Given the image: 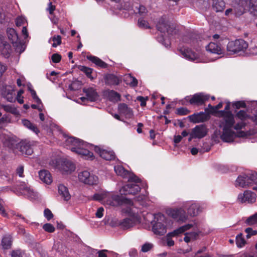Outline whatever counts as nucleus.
<instances>
[{"instance_id": "dca6fc26", "label": "nucleus", "mask_w": 257, "mask_h": 257, "mask_svg": "<svg viewBox=\"0 0 257 257\" xmlns=\"http://www.w3.org/2000/svg\"><path fill=\"white\" fill-rule=\"evenodd\" d=\"M94 150L101 158L106 160H112L115 158V154L113 151L102 149L98 146H95Z\"/></svg>"}, {"instance_id": "ea45409f", "label": "nucleus", "mask_w": 257, "mask_h": 257, "mask_svg": "<svg viewBox=\"0 0 257 257\" xmlns=\"http://www.w3.org/2000/svg\"><path fill=\"white\" fill-rule=\"evenodd\" d=\"M75 169V165L71 162L69 161H64L63 165V170L67 172H71L74 171Z\"/></svg>"}, {"instance_id": "c85d7f7f", "label": "nucleus", "mask_w": 257, "mask_h": 257, "mask_svg": "<svg viewBox=\"0 0 257 257\" xmlns=\"http://www.w3.org/2000/svg\"><path fill=\"white\" fill-rule=\"evenodd\" d=\"M135 224V220L132 218H125L120 221L118 223L120 227L124 229L133 227Z\"/></svg>"}, {"instance_id": "f3484780", "label": "nucleus", "mask_w": 257, "mask_h": 257, "mask_svg": "<svg viewBox=\"0 0 257 257\" xmlns=\"http://www.w3.org/2000/svg\"><path fill=\"white\" fill-rule=\"evenodd\" d=\"M192 135L195 138L201 139L204 137L207 133V130L206 126L203 124L196 126L191 130Z\"/></svg>"}, {"instance_id": "a18cd8bd", "label": "nucleus", "mask_w": 257, "mask_h": 257, "mask_svg": "<svg viewBox=\"0 0 257 257\" xmlns=\"http://www.w3.org/2000/svg\"><path fill=\"white\" fill-rule=\"evenodd\" d=\"M236 243L238 247H241L245 243L244 239L242 237V233L238 234L236 237Z\"/></svg>"}, {"instance_id": "423d86ee", "label": "nucleus", "mask_w": 257, "mask_h": 257, "mask_svg": "<svg viewBox=\"0 0 257 257\" xmlns=\"http://www.w3.org/2000/svg\"><path fill=\"white\" fill-rule=\"evenodd\" d=\"M108 203L112 206H117L126 205L131 207L133 205V202L131 199L117 195H113L109 200H107Z\"/></svg>"}, {"instance_id": "4468645a", "label": "nucleus", "mask_w": 257, "mask_h": 257, "mask_svg": "<svg viewBox=\"0 0 257 257\" xmlns=\"http://www.w3.org/2000/svg\"><path fill=\"white\" fill-rule=\"evenodd\" d=\"M12 51L11 45L5 40V37L0 35V53L6 58H9Z\"/></svg>"}, {"instance_id": "3c124183", "label": "nucleus", "mask_w": 257, "mask_h": 257, "mask_svg": "<svg viewBox=\"0 0 257 257\" xmlns=\"http://www.w3.org/2000/svg\"><path fill=\"white\" fill-rule=\"evenodd\" d=\"M247 180L252 183L257 184V173L254 172L249 175H246Z\"/></svg>"}, {"instance_id": "5fc2aeb1", "label": "nucleus", "mask_w": 257, "mask_h": 257, "mask_svg": "<svg viewBox=\"0 0 257 257\" xmlns=\"http://www.w3.org/2000/svg\"><path fill=\"white\" fill-rule=\"evenodd\" d=\"M153 247V244L151 243L146 242L142 246L141 251L143 252H146L152 249Z\"/></svg>"}, {"instance_id": "2eb2a0df", "label": "nucleus", "mask_w": 257, "mask_h": 257, "mask_svg": "<svg viewBox=\"0 0 257 257\" xmlns=\"http://www.w3.org/2000/svg\"><path fill=\"white\" fill-rule=\"evenodd\" d=\"M83 92L85 94L87 97H81V99L82 101L87 99L90 101H95L98 99V93L95 89L92 87L84 88L83 89Z\"/></svg>"}, {"instance_id": "b1692460", "label": "nucleus", "mask_w": 257, "mask_h": 257, "mask_svg": "<svg viewBox=\"0 0 257 257\" xmlns=\"http://www.w3.org/2000/svg\"><path fill=\"white\" fill-rule=\"evenodd\" d=\"M193 227V224H187L184 225H183L178 228L174 230L173 231L167 234L168 237H172L175 236L184 232L185 231L188 230Z\"/></svg>"}, {"instance_id": "680f3d73", "label": "nucleus", "mask_w": 257, "mask_h": 257, "mask_svg": "<svg viewBox=\"0 0 257 257\" xmlns=\"http://www.w3.org/2000/svg\"><path fill=\"white\" fill-rule=\"evenodd\" d=\"M52 60L54 63H57L59 62L61 59V56L60 55L55 53L52 56Z\"/></svg>"}, {"instance_id": "c756f323", "label": "nucleus", "mask_w": 257, "mask_h": 257, "mask_svg": "<svg viewBox=\"0 0 257 257\" xmlns=\"http://www.w3.org/2000/svg\"><path fill=\"white\" fill-rule=\"evenodd\" d=\"M58 192L59 195L64 200L68 201L70 199L71 196L68 191V189L64 185L62 184L59 185Z\"/></svg>"}, {"instance_id": "de8ad7c7", "label": "nucleus", "mask_w": 257, "mask_h": 257, "mask_svg": "<svg viewBox=\"0 0 257 257\" xmlns=\"http://www.w3.org/2000/svg\"><path fill=\"white\" fill-rule=\"evenodd\" d=\"M245 222L249 225L257 224V213L248 217Z\"/></svg>"}, {"instance_id": "412c9836", "label": "nucleus", "mask_w": 257, "mask_h": 257, "mask_svg": "<svg viewBox=\"0 0 257 257\" xmlns=\"http://www.w3.org/2000/svg\"><path fill=\"white\" fill-rule=\"evenodd\" d=\"M18 148L22 154L31 155L33 153V149L30 142H21L19 145Z\"/></svg>"}, {"instance_id": "473e14b6", "label": "nucleus", "mask_w": 257, "mask_h": 257, "mask_svg": "<svg viewBox=\"0 0 257 257\" xmlns=\"http://www.w3.org/2000/svg\"><path fill=\"white\" fill-rule=\"evenodd\" d=\"M251 185V182L247 180L246 175L238 176L236 180V186L242 188Z\"/></svg>"}, {"instance_id": "aec40b11", "label": "nucleus", "mask_w": 257, "mask_h": 257, "mask_svg": "<svg viewBox=\"0 0 257 257\" xmlns=\"http://www.w3.org/2000/svg\"><path fill=\"white\" fill-rule=\"evenodd\" d=\"M157 29L162 33H170L171 28L165 17H161L157 24Z\"/></svg>"}, {"instance_id": "79ce46f5", "label": "nucleus", "mask_w": 257, "mask_h": 257, "mask_svg": "<svg viewBox=\"0 0 257 257\" xmlns=\"http://www.w3.org/2000/svg\"><path fill=\"white\" fill-rule=\"evenodd\" d=\"M138 25L140 28L142 29H151L149 23L143 18H140L139 19Z\"/></svg>"}, {"instance_id": "cd10ccee", "label": "nucleus", "mask_w": 257, "mask_h": 257, "mask_svg": "<svg viewBox=\"0 0 257 257\" xmlns=\"http://www.w3.org/2000/svg\"><path fill=\"white\" fill-rule=\"evenodd\" d=\"M40 179L44 183L49 184L52 182V178L49 172L47 170H41L39 172Z\"/></svg>"}, {"instance_id": "69168bd1", "label": "nucleus", "mask_w": 257, "mask_h": 257, "mask_svg": "<svg viewBox=\"0 0 257 257\" xmlns=\"http://www.w3.org/2000/svg\"><path fill=\"white\" fill-rule=\"evenodd\" d=\"M104 209L101 207L97 209L96 212L95 213V216L96 217L100 218L103 215Z\"/></svg>"}, {"instance_id": "f8f14e48", "label": "nucleus", "mask_w": 257, "mask_h": 257, "mask_svg": "<svg viewBox=\"0 0 257 257\" xmlns=\"http://www.w3.org/2000/svg\"><path fill=\"white\" fill-rule=\"evenodd\" d=\"M209 98V96L203 93H198L194 94L189 100L191 104L197 106L203 104Z\"/></svg>"}, {"instance_id": "72a5a7b5", "label": "nucleus", "mask_w": 257, "mask_h": 257, "mask_svg": "<svg viewBox=\"0 0 257 257\" xmlns=\"http://www.w3.org/2000/svg\"><path fill=\"white\" fill-rule=\"evenodd\" d=\"M87 58L88 60L94 63L96 65L101 68H105L107 67V64L106 63L97 57L94 56H87Z\"/></svg>"}, {"instance_id": "9d476101", "label": "nucleus", "mask_w": 257, "mask_h": 257, "mask_svg": "<svg viewBox=\"0 0 257 257\" xmlns=\"http://www.w3.org/2000/svg\"><path fill=\"white\" fill-rule=\"evenodd\" d=\"M87 144L84 142V145L79 146L77 148L73 147L71 148V151L81 155L82 157L87 159L93 160L94 158L93 154L87 148Z\"/></svg>"}, {"instance_id": "09e8293b", "label": "nucleus", "mask_w": 257, "mask_h": 257, "mask_svg": "<svg viewBox=\"0 0 257 257\" xmlns=\"http://www.w3.org/2000/svg\"><path fill=\"white\" fill-rule=\"evenodd\" d=\"M52 40L53 41L52 44L53 47L55 48L61 44V37L59 35L54 36L52 38Z\"/></svg>"}, {"instance_id": "864d4df0", "label": "nucleus", "mask_w": 257, "mask_h": 257, "mask_svg": "<svg viewBox=\"0 0 257 257\" xmlns=\"http://www.w3.org/2000/svg\"><path fill=\"white\" fill-rule=\"evenodd\" d=\"M190 113V110L186 107H180L177 109L176 113L180 115L188 114Z\"/></svg>"}, {"instance_id": "6e6d98bb", "label": "nucleus", "mask_w": 257, "mask_h": 257, "mask_svg": "<svg viewBox=\"0 0 257 257\" xmlns=\"http://www.w3.org/2000/svg\"><path fill=\"white\" fill-rule=\"evenodd\" d=\"M106 198V194L104 193H96L92 196V199L97 201H101L105 199Z\"/></svg>"}, {"instance_id": "0e129e2a", "label": "nucleus", "mask_w": 257, "mask_h": 257, "mask_svg": "<svg viewBox=\"0 0 257 257\" xmlns=\"http://www.w3.org/2000/svg\"><path fill=\"white\" fill-rule=\"evenodd\" d=\"M137 99L141 102V106H145L146 105V100H148V97L145 98L143 96H138Z\"/></svg>"}, {"instance_id": "e2e57ef3", "label": "nucleus", "mask_w": 257, "mask_h": 257, "mask_svg": "<svg viewBox=\"0 0 257 257\" xmlns=\"http://www.w3.org/2000/svg\"><path fill=\"white\" fill-rule=\"evenodd\" d=\"M50 19L53 24L57 25L59 22V17L54 13L53 15H50Z\"/></svg>"}, {"instance_id": "6ab92c4d", "label": "nucleus", "mask_w": 257, "mask_h": 257, "mask_svg": "<svg viewBox=\"0 0 257 257\" xmlns=\"http://www.w3.org/2000/svg\"><path fill=\"white\" fill-rule=\"evenodd\" d=\"M65 146L67 149L71 150V148L73 147L77 148L79 146L84 145V142L74 137L67 138L65 142Z\"/></svg>"}, {"instance_id": "6e6552de", "label": "nucleus", "mask_w": 257, "mask_h": 257, "mask_svg": "<svg viewBox=\"0 0 257 257\" xmlns=\"http://www.w3.org/2000/svg\"><path fill=\"white\" fill-rule=\"evenodd\" d=\"M167 213L170 216L177 221L185 222L188 219L185 211L181 208L169 210Z\"/></svg>"}, {"instance_id": "9b49d317", "label": "nucleus", "mask_w": 257, "mask_h": 257, "mask_svg": "<svg viewBox=\"0 0 257 257\" xmlns=\"http://www.w3.org/2000/svg\"><path fill=\"white\" fill-rule=\"evenodd\" d=\"M256 195L250 191L246 190L243 193H240L237 197V200L240 203L247 202L252 203L255 202Z\"/></svg>"}, {"instance_id": "49530a36", "label": "nucleus", "mask_w": 257, "mask_h": 257, "mask_svg": "<svg viewBox=\"0 0 257 257\" xmlns=\"http://www.w3.org/2000/svg\"><path fill=\"white\" fill-rule=\"evenodd\" d=\"M236 117L243 121L248 118V115L245 111L241 110L236 113Z\"/></svg>"}, {"instance_id": "1a4fd4ad", "label": "nucleus", "mask_w": 257, "mask_h": 257, "mask_svg": "<svg viewBox=\"0 0 257 257\" xmlns=\"http://www.w3.org/2000/svg\"><path fill=\"white\" fill-rule=\"evenodd\" d=\"M18 189L22 195L26 196L30 199H35L37 197L38 195L37 192L34 191V190L31 189L30 186H28L25 182H22L18 186Z\"/></svg>"}, {"instance_id": "c03bdc74", "label": "nucleus", "mask_w": 257, "mask_h": 257, "mask_svg": "<svg viewBox=\"0 0 257 257\" xmlns=\"http://www.w3.org/2000/svg\"><path fill=\"white\" fill-rule=\"evenodd\" d=\"M134 11L136 13H138L140 15L142 16H145L146 14L147 13V10L145 7L142 5H139V6H136L135 7V10Z\"/></svg>"}, {"instance_id": "7ed1b4c3", "label": "nucleus", "mask_w": 257, "mask_h": 257, "mask_svg": "<svg viewBox=\"0 0 257 257\" xmlns=\"http://www.w3.org/2000/svg\"><path fill=\"white\" fill-rule=\"evenodd\" d=\"M240 3L241 6L238 7V14H243L248 10L254 15H257V0H240Z\"/></svg>"}, {"instance_id": "2f4dec72", "label": "nucleus", "mask_w": 257, "mask_h": 257, "mask_svg": "<svg viewBox=\"0 0 257 257\" xmlns=\"http://www.w3.org/2000/svg\"><path fill=\"white\" fill-rule=\"evenodd\" d=\"M104 79L105 83L107 85H118L119 83V79L113 74H107Z\"/></svg>"}, {"instance_id": "37998d69", "label": "nucleus", "mask_w": 257, "mask_h": 257, "mask_svg": "<svg viewBox=\"0 0 257 257\" xmlns=\"http://www.w3.org/2000/svg\"><path fill=\"white\" fill-rule=\"evenodd\" d=\"M126 81L128 82V84L132 87H136L138 85V80L131 74H128L126 76Z\"/></svg>"}, {"instance_id": "338daca9", "label": "nucleus", "mask_w": 257, "mask_h": 257, "mask_svg": "<svg viewBox=\"0 0 257 257\" xmlns=\"http://www.w3.org/2000/svg\"><path fill=\"white\" fill-rule=\"evenodd\" d=\"M17 174L20 177H23L24 176L23 175L24 173V166H19L17 170H16Z\"/></svg>"}, {"instance_id": "e433bc0d", "label": "nucleus", "mask_w": 257, "mask_h": 257, "mask_svg": "<svg viewBox=\"0 0 257 257\" xmlns=\"http://www.w3.org/2000/svg\"><path fill=\"white\" fill-rule=\"evenodd\" d=\"M107 97L109 100L116 102L120 100V95L114 90L109 91L107 93Z\"/></svg>"}, {"instance_id": "a878e982", "label": "nucleus", "mask_w": 257, "mask_h": 257, "mask_svg": "<svg viewBox=\"0 0 257 257\" xmlns=\"http://www.w3.org/2000/svg\"><path fill=\"white\" fill-rule=\"evenodd\" d=\"M206 50L211 53L221 54L223 51L218 45L215 43L211 42L206 46Z\"/></svg>"}, {"instance_id": "bb28decb", "label": "nucleus", "mask_w": 257, "mask_h": 257, "mask_svg": "<svg viewBox=\"0 0 257 257\" xmlns=\"http://www.w3.org/2000/svg\"><path fill=\"white\" fill-rule=\"evenodd\" d=\"M180 52L185 58L191 61H194L198 58L196 53L188 49H181Z\"/></svg>"}, {"instance_id": "393cba45", "label": "nucleus", "mask_w": 257, "mask_h": 257, "mask_svg": "<svg viewBox=\"0 0 257 257\" xmlns=\"http://www.w3.org/2000/svg\"><path fill=\"white\" fill-rule=\"evenodd\" d=\"M153 230L156 234L163 235L167 232V228L164 224L157 221L153 226Z\"/></svg>"}, {"instance_id": "a211bd4d", "label": "nucleus", "mask_w": 257, "mask_h": 257, "mask_svg": "<svg viewBox=\"0 0 257 257\" xmlns=\"http://www.w3.org/2000/svg\"><path fill=\"white\" fill-rule=\"evenodd\" d=\"M190 120L194 123L204 122L209 119L210 116L208 114L203 112L198 113H194L189 116Z\"/></svg>"}, {"instance_id": "f03ea898", "label": "nucleus", "mask_w": 257, "mask_h": 257, "mask_svg": "<svg viewBox=\"0 0 257 257\" xmlns=\"http://www.w3.org/2000/svg\"><path fill=\"white\" fill-rule=\"evenodd\" d=\"M248 47V43L243 39L230 41L226 47L227 54L233 55L239 52H244Z\"/></svg>"}, {"instance_id": "603ef678", "label": "nucleus", "mask_w": 257, "mask_h": 257, "mask_svg": "<svg viewBox=\"0 0 257 257\" xmlns=\"http://www.w3.org/2000/svg\"><path fill=\"white\" fill-rule=\"evenodd\" d=\"M1 106L7 112H9L13 114H15L17 112V109L12 105H2Z\"/></svg>"}, {"instance_id": "5701e85b", "label": "nucleus", "mask_w": 257, "mask_h": 257, "mask_svg": "<svg viewBox=\"0 0 257 257\" xmlns=\"http://www.w3.org/2000/svg\"><path fill=\"white\" fill-rule=\"evenodd\" d=\"M188 214L191 216H195L197 215L201 212V209L200 205L196 203H193L188 204L186 206Z\"/></svg>"}, {"instance_id": "052dcab7", "label": "nucleus", "mask_w": 257, "mask_h": 257, "mask_svg": "<svg viewBox=\"0 0 257 257\" xmlns=\"http://www.w3.org/2000/svg\"><path fill=\"white\" fill-rule=\"evenodd\" d=\"M45 217L49 220L52 219L53 217V214L51 211L48 208L45 209L44 212Z\"/></svg>"}, {"instance_id": "bf43d9fd", "label": "nucleus", "mask_w": 257, "mask_h": 257, "mask_svg": "<svg viewBox=\"0 0 257 257\" xmlns=\"http://www.w3.org/2000/svg\"><path fill=\"white\" fill-rule=\"evenodd\" d=\"M245 231L247 233V238H249L250 236L257 234V231L256 230H253L250 227L246 228L245 230Z\"/></svg>"}, {"instance_id": "20e7f679", "label": "nucleus", "mask_w": 257, "mask_h": 257, "mask_svg": "<svg viewBox=\"0 0 257 257\" xmlns=\"http://www.w3.org/2000/svg\"><path fill=\"white\" fill-rule=\"evenodd\" d=\"M7 33L9 39L12 42L14 47H16V50L22 53L24 51V46L21 42L15 30L13 28H8Z\"/></svg>"}, {"instance_id": "ddd939ff", "label": "nucleus", "mask_w": 257, "mask_h": 257, "mask_svg": "<svg viewBox=\"0 0 257 257\" xmlns=\"http://www.w3.org/2000/svg\"><path fill=\"white\" fill-rule=\"evenodd\" d=\"M141 190L140 187L137 184L130 183L123 186L119 190L121 195H135Z\"/></svg>"}, {"instance_id": "774afa93", "label": "nucleus", "mask_w": 257, "mask_h": 257, "mask_svg": "<svg viewBox=\"0 0 257 257\" xmlns=\"http://www.w3.org/2000/svg\"><path fill=\"white\" fill-rule=\"evenodd\" d=\"M11 257H23L21 251L20 250H16L12 251Z\"/></svg>"}, {"instance_id": "4be33fe9", "label": "nucleus", "mask_w": 257, "mask_h": 257, "mask_svg": "<svg viewBox=\"0 0 257 257\" xmlns=\"http://www.w3.org/2000/svg\"><path fill=\"white\" fill-rule=\"evenodd\" d=\"M240 1L239 2L238 0H233L232 2V8L227 9L225 12L226 16H229L230 14H234L236 17H239L242 14H238V7L241 6Z\"/></svg>"}, {"instance_id": "c9c22d12", "label": "nucleus", "mask_w": 257, "mask_h": 257, "mask_svg": "<svg viewBox=\"0 0 257 257\" xmlns=\"http://www.w3.org/2000/svg\"><path fill=\"white\" fill-rule=\"evenodd\" d=\"M22 123L25 127L33 131L36 134H38V133H39V130L37 127V126L35 124L30 122L29 120H22Z\"/></svg>"}, {"instance_id": "39448f33", "label": "nucleus", "mask_w": 257, "mask_h": 257, "mask_svg": "<svg viewBox=\"0 0 257 257\" xmlns=\"http://www.w3.org/2000/svg\"><path fill=\"white\" fill-rule=\"evenodd\" d=\"M78 177L80 182L85 184L93 185L98 182L97 177L87 170L80 172Z\"/></svg>"}, {"instance_id": "f257e3e1", "label": "nucleus", "mask_w": 257, "mask_h": 257, "mask_svg": "<svg viewBox=\"0 0 257 257\" xmlns=\"http://www.w3.org/2000/svg\"><path fill=\"white\" fill-rule=\"evenodd\" d=\"M229 104L228 103L225 107L224 110L220 111L221 115L223 117L221 124L223 126V132L221 139L224 142H231L236 137H242L245 135L244 132H239L237 135L232 131L234 123V116L232 113L228 111L229 109Z\"/></svg>"}, {"instance_id": "a19ab883", "label": "nucleus", "mask_w": 257, "mask_h": 257, "mask_svg": "<svg viewBox=\"0 0 257 257\" xmlns=\"http://www.w3.org/2000/svg\"><path fill=\"white\" fill-rule=\"evenodd\" d=\"M78 69L83 73L85 74L87 77L90 79H93V77L92 76L91 74L92 73V69L87 67L84 66L80 65L78 66Z\"/></svg>"}, {"instance_id": "58836bf2", "label": "nucleus", "mask_w": 257, "mask_h": 257, "mask_svg": "<svg viewBox=\"0 0 257 257\" xmlns=\"http://www.w3.org/2000/svg\"><path fill=\"white\" fill-rule=\"evenodd\" d=\"M12 240L11 235L5 236L2 241V245L4 249H9L12 245Z\"/></svg>"}, {"instance_id": "4d7b16f0", "label": "nucleus", "mask_w": 257, "mask_h": 257, "mask_svg": "<svg viewBox=\"0 0 257 257\" xmlns=\"http://www.w3.org/2000/svg\"><path fill=\"white\" fill-rule=\"evenodd\" d=\"M43 228L47 232H53L55 231V227L50 223H46L43 226Z\"/></svg>"}, {"instance_id": "8fccbe9b", "label": "nucleus", "mask_w": 257, "mask_h": 257, "mask_svg": "<svg viewBox=\"0 0 257 257\" xmlns=\"http://www.w3.org/2000/svg\"><path fill=\"white\" fill-rule=\"evenodd\" d=\"M183 42L185 43L190 44L192 46L195 47V43L197 40L190 37V36H185L183 39Z\"/></svg>"}, {"instance_id": "13d9d810", "label": "nucleus", "mask_w": 257, "mask_h": 257, "mask_svg": "<svg viewBox=\"0 0 257 257\" xmlns=\"http://www.w3.org/2000/svg\"><path fill=\"white\" fill-rule=\"evenodd\" d=\"M13 93L14 92L13 91H9L6 95H5V97L8 101L12 102L15 100V98Z\"/></svg>"}, {"instance_id": "7c9ffc66", "label": "nucleus", "mask_w": 257, "mask_h": 257, "mask_svg": "<svg viewBox=\"0 0 257 257\" xmlns=\"http://www.w3.org/2000/svg\"><path fill=\"white\" fill-rule=\"evenodd\" d=\"M118 108L119 111L121 113L125 115L126 116L131 117L133 114L132 110L129 108L127 105L125 103H120L118 105Z\"/></svg>"}, {"instance_id": "0eeeda50", "label": "nucleus", "mask_w": 257, "mask_h": 257, "mask_svg": "<svg viewBox=\"0 0 257 257\" xmlns=\"http://www.w3.org/2000/svg\"><path fill=\"white\" fill-rule=\"evenodd\" d=\"M114 171L117 175L123 178H128V181L134 182H140L141 180L133 174L125 170L122 166L118 165L114 167Z\"/></svg>"}, {"instance_id": "4c0bfd02", "label": "nucleus", "mask_w": 257, "mask_h": 257, "mask_svg": "<svg viewBox=\"0 0 257 257\" xmlns=\"http://www.w3.org/2000/svg\"><path fill=\"white\" fill-rule=\"evenodd\" d=\"M225 8V3L223 0H214L213 8L216 12H221Z\"/></svg>"}, {"instance_id": "f704fd0d", "label": "nucleus", "mask_w": 257, "mask_h": 257, "mask_svg": "<svg viewBox=\"0 0 257 257\" xmlns=\"http://www.w3.org/2000/svg\"><path fill=\"white\" fill-rule=\"evenodd\" d=\"M200 233V231H193L185 233V237H184V240L186 242L188 243L191 240H196L197 238Z\"/></svg>"}]
</instances>
